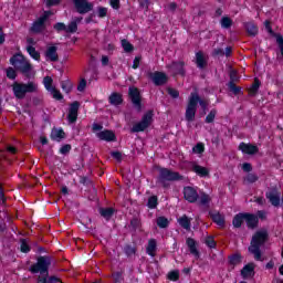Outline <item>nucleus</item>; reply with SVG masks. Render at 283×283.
Segmentation results:
<instances>
[{
	"mask_svg": "<svg viewBox=\"0 0 283 283\" xmlns=\"http://www.w3.org/2000/svg\"><path fill=\"white\" fill-rule=\"evenodd\" d=\"M178 222L182 229H186V231H191V220H189V217L187 214H184L178 219Z\"/></svg>",
	"mask_w": 283,
	"mask_h": 283,
	"instance_id": "33",
	"label": "nucleus"
},
{
	"mask_svg": "<svg viewBox=\"0 0 283 283\" xmlns=\"http://www.w3.org/2000/svg\"><path fill=\"white\" fill-rule=\"evenodd\" d=\"M210 218L214 224H218V227H224V217L220 214V212L210 213Z\"/></svg>",
	"mask_w": 283,
	"mask_h": 283,
	"instance_id": "34",
	"label": "nucleus"
},
{
	"mask_svg": "<svg viewBox=\"0 0 283 283\" xmlns=\"http://www.w3.org/2000/svg\"><path fill=\"white\" fill-rule=\"evenodd\" d=\"M237 81H239L238 72L231 71L230 72V83H237Z\"/></svg>",
	"mask_w": 283,
	"mask_h": 283,
	"instance_id": "64",
	"label": "nucleus"
},
{
	"mask_svg": "<svg viewBox=\"0 0 283 283\" xmlns=\"http://www.w3.org/2000/svg\"><path fill=\"white\" fill-rule=\"evenodd\" d=\"M136 247L132 245V244H126L124 247V253L125 255H127L128 258H132V255H136Z\"/></svg>",
	"mask_w": 283,
	"mask_h": 283,
	"instance_id": "44",
	"label": "nucleus"
},
{
	"mask_svg": "<svg viewBox=\"0 0 283 283\" xmlns=\"http://www.w3.org/2000/svg\"><path fill=\"white\" fill-rule=\"evenodd\" d=\"M70 151H72V145L70 144H65L60 148V154H62L63 156H67Z\"/></svg>",
	"mask_w": 283,
	"mask_h": 283,
	"instance_id": "55",
	"label": "nucleus"
},
{
	"mask_svg": "<svg viewBox=\"0 0 283 283\" xmlns=\"http://www.w3.org/2000/svg\"><path fill=\"white\" fill-rule=\"evenodd\" d=\"M148 78L153 81L156 87H163V85H167V83H169V76L167 75V73L161 71L149 72Z\"/></svg>",
	"mask_w": 283,
	"mask_h": 283,
	"instance_id": "8",
	"label": "nucleus"
},
{
	"mask_svg": "<svg viewBox=\"0 0 283 283\" xmlns=\"http://www.w3.org/2000/svg\"><path fill=\"white\" fill-rule=\"evenodd\" d=\"M53 98H55V101H63V94H61V91L56 90V87L54 86L51 91H49Z\"/></svg>",
	"mask_w": 283,
	"mask_h": 283,
	"instance_id": "52",
	"label": "nucleus"
},
{
	"mask_svg": "<svg viewBox=\"0 0 283 283\" xmlns=\"http://www.w3.org/2000/svg\"><path fill=\"white\" fill-rule=\"evenodd\" d=\"M192 171H195V174H197V176H200L201 178H207V176H209V169L200 165H195L192 167Z\"/></svg>",
	"mask_w": 283,
	"mask_h": 283,
	"instance_id": "32",
	"label": "nucleus"
},
{
	"mask_svg": "<svg viewBox=\"0 0 283 283\" xmlns=\"http://www.w3.org/2000/svg\"><path fill=\"white\" fill-rule=\"evenodd\" d=\"M260 180V177L253 172H249L244 178H243V185H253Z\"/></svg>",
	"mask_w": 283,
	"mask_h": 283,
	"instance_id": "36",
	"label": "nucleus"
},
{
	"mask_svg": "<svg viewBox=\"0 0 283 283\" xmlns=\"http://www.w3.org/2000/svg\"><path fill=\"white\" fill-rule=\"evenodd\" d=\"M115 212L116 210L112 207L99 208V216H102V218H104L105 220H112V217L114 216Z\"/></svg>",
	"mask_w": 283,
	"mask_h": 283,
	"instance_id": "31",
	"label": "nucleus"
},
{
	"mask_svg": "<svg viewBox=\"0 0 283 283\" xmlns=\"http://www.w3.org/2000/svg\"><path fill=\"white\" fill-rule=\"evenodd\" d=\"M108 103L115 107L123 105V94L116 92L112 93L108 97Z\"/></svg>",
	"mask_w": 283,
	"mask_h": 283,
	"instance_id": "25",
	"label": "nucleus"
},
{
	"mask_svg": "<svg viewBox=\"0 0 283 283\" xmlns=\"http://www.w3.org/2000/svg\"><path fill=\"white\" fill-rule=\"evenodd\" d=\"M167 93L169 94V96H171V98L180 97V92H178V90H176V88L168 87Z\"/></svg>",
	"mask_w": 283,
	"mask_h": 283,
	"instance_id": "58",
	"label": "nucleus"
},
{
	"mask_svg": "<svg viewBox=\"0 0 283 283\" xmlns=\"http://www.w3.org/2000/svg\"><path fill=\"white\" fill-rule=\"evenodd\" d=\"M65 138V130L63 128H55L51 132V140L61 143Z\"/></svg>",
	"mask_w": 283,
	"mask_h": 283,
	"instance_id": "26",
	"label": "nucleus"
},
{
	"mask_svg": "<svg viewBox=\"0 0 283 283\" xmlns=\"http://www.w3.org/2000/svg\"><path fill=\"white\" fill-rule=\"evenodd\" d=\"M61 87L65 94H70L72 92V82L70 81H62L61 82Z\"/></svg>",
	"mask_w": 283,
	"mask_h": 283,
	"instance_id": "50",
	"label": "nucleus"
},
{
	"mask_svg": "<svg viewBox=\"0 0 283 283\" xmlns=\"http://www.w3.org/2000/svg\"><path fill=\"white\" fill-rule=\"evenodd\" d=\"M193 154H205V144L197 143L196 146L192 147Z\"/></svg>",
	"mask_w": 283,
	"mask_h": 283,
	"instance_id": "53",
	"label": "nucleus"
},
{
	"mask_svg": "<svg viewBox=\"0 0 283 283\" xmlns=\"http://www.w3.org/2000/svg\"><path fill=\"white\" fill-rule=\"evenodd\" d=\"M218 114V111L216 108H212L209 114L206 116L205 123L208 125L213 123L216 120V115Z\"/></svg>",
	"mask_w": 283,
	"mask_h": 283,
	"instance_id": "47",
	"label": "nucleus"
},
{
	"mask_svg": "<svg viewBox=\"0 0 283 283\" xmlns=\"http://www.w3.org/2000/svg\"><path fill=\"white\" fill-rule=\"evenodd\" d=\"M52 83H54V80H52V77L45 76L43 78V85H44L46 92L54 90V86L52 85Z\"/></svg>",
	"mask_w": 283,
	"mask_h": 283,
	"instance_id": "46",
	"label": "nucleus"
},
{
	"mask_svg": "<svg viewBox=\"0 0 283 283\" xmlns=\"http://www.w3.org/2000/svg\"><path fill=\"white\" fill-rule=\"evenodd\" d=\"M112 158H114L115 160H118V163H120V160H123V153L122 151H112L111 153Z\"/></svg>",
	"mask_w": 283,
	"mask_h": 283,
	"instance_id": "61",
	"label": "nucleus"
},
{
	"mask_svg": "<svg viewBox=\"0 0 283 283\" xmlns=\"http://www.w3.org/2000/svg\"><path fill=\"white\" fill-rule=\"evenodd\" d=\"M180 180H185V176L180 175V172L174 171L169 168H159L157 182L161 185L164 189L169 188L167 182H178Z\"/></svg>",
	"mask_w": 283,
	"mask_h": 283,
	"instance_id": "4",
	"label": "nucleus"
},
{
	"mask_svg": "<svg viewBox=\"0 0 283 283\" xmlns=\"http://www.w3.org/2000/svg\"><path fill=\"white\" fill-rule=\"evenodd\" d=\"M168 280L170 282H178L180 280V272L178 270L170 271L168 273Z\"/></svg>",
	"mask_w": 283,
	"mask_h": 283,
	"instance_id": "48",
	"label": "nucleus"
},
{
	"mask_svg": "<svg viewBox=\"0 0 283 283\" xmlns=\"http://www.w3.org/2000/svg\"><path fill=\"white\" fill-rule=\"evenodd\" d=\"M128 96L136 109H143V97L140 96V91L136 86H130L128 88Z\"/></svg>",
	"mask_w": 283,
	"mask_h": 283,
	"instance_id": "10",
	"label": "nucleus"
},
{
	"mask_svg": "<svg viewBox=\"0 0 283 283\" xmlns=\"http://www.w3.org/2000/svg\"><path fill=\"white\" fill-rule=\"evenodd\" d=\"M269 240V232L266 230H259L252 235L250 247L248 248L249 253L254 255L256 262H263L261 248L266 244Z\"/></svg>",
	"mask_w": 283,
	"mask_h": 283,
	"instance_id": "1",
	"label": "nucleus"
},
{
	"mask_svg": "<svg viewBox=\"0 0 283 283\" xmlns=\"http://www.w3.org/2000/svg\"><path fill=\"white\" fill-rule=\"evenodd\" d=\"M83 18H76L75 20L71 21L69 25H66L64 22H57L53 24V30L57 32V34H61V32H66V34H76L78 32V23Z\"/></svg>",
	"mask_w": 283,
	"mask_h": 283,
	"instance_id": "6",
	"label": "nucleus"
},
{
	"mask_svg": "<svg viewBox=\"0 0 283 283\" xmlns=\"http://www.w3.org/2000/svg\"><path fill=\"white\" fill-rule=\"evenodd\" d=\"M220 25L223 30H229L233 25V20L230 17H222Z\"/></svg>",
	"mask_w": 283,
	"mask_h": 283,
	"instance_id": "37",
	"label": "nucleus"
},
{
	"mask_svg": "<svg viewBox=\"0 0 283 283\" xmlns=\"http://www.w3.org/2000/svg\"><path fill=\"white\" fill-rule=\"evenodd\" d=\"M6 74H7V78H9L10 81H15L17 80V69H14V66H9L6 70Z\"/></svg>",
	"mask_w": 283,
	"mask_h": 283,
	"instance_id": "45",
	"label": "nucleus"
},
{
	"mask_svg": "<svg viewBox=\"0 0 283 283\" xmlns=\"http://www.w3.org/2000/svg\"><path fill=\"white\" fill-rule=\"evenodd\" d=\"M170 70L175 76H185L187 71H185V62L184 61H174L170 64Z\"/></svg>",
	"mask_w": 283,
	"mask_h": 283,
	"instance_id": "20",
	"label": "nucleus"
},
{
	"mask_svg": "<svg viewBox=\"0 0 283 283\" xmlns=\"http://www.w3.org/2000/svg\"><path fill=\"white\" fill-rule=\"evenodd\" d=\"M244 222V212H239L232 219V227H234V229H240Z\"/></svg>",
	"mask_w": 283,
	"mask_h": 283,
	"instance_id": "28",
	"label": "nucleus"
},
{
	"mask_svg": "<svg viewBox=\"0 0 283 283\" xmlns=\"http://www.w3.org/2000/svg\"><path fill=\"white\" fill-rule=\"evenodd\" d=\"M112 279L114 283H124L125 276H123V271H116L112 273Z\"/></svg>",
	"mask_w": 283,
	"mask_h": 283,
	"instance_id": "40",
	"label": "nucleus"
},
{
	"mask_svg": "<svg viewBox=\"0 0 283 283\" xmlns=\"http://www.w3.org/2000/svg\"><path fill=\"white\" fill-rule=\"evenodd\" d=\"M196 65L198 70H205L207 65H209V62L207 61V57H205V53L202 51H198L196 53Z\"/></svg>",
	"mask_w": 283,
	"mask_h": 283,
	"instance_id": "22",
	"label": "nucleus"
},
{
	"mask_svg": "<svg viewBox=\"0 0 283 283\" xmlns=\"http://www.w3.org/2000/svg\"><path fill=\"white\" fill-rule=\"evenodd\" d=\"M156 249H158V243L156 242V239H150L146 248L147 255H150V258H156Z\"/></svg>",
	"mask_w": 283,
	"mask_h": 283,
	"instance_id": "27",
	"label": "nucleus"
},
{
	"mask_svg": "<svg viewBox=\"0 0 283 283\" xmlns=\"http://www.w3.org/2000/svg\"><path fill=\"white\" fill-rule=\"evenodd\" d=\"M13 95L18 101H23L25 98L27 94H34L36 90H39V86L34 82H13L11 85Z\"/></svg>",
	"mask_w": 283,
	"mask_h": 283,
	"instance_id": "3",
	"label": "nucleus"
},
{
	"mask_svg": "<svg viewBox=\"0 0 283 283\" xmlns=\"http://www.w3.org/2000/svg\"><path fill=\"white\" fill-rule=\"evenodd\" d=\"M57 48L55 45L48 46L44 55L48 59V61H51L52 63H56L59 61V53H57Z\"/></svg>",
	"mask_w": 283,
	"mask_h": 283,
	"instance_id": "21",
	"label": "nucleus"
},
{
	"mask_svg": "<svg viewBox=\"0 0 283 283\" xmlns=\"http://www.w3.org/2000/svg\"><path fill=\"white\" fill-rule=\"evenodd\" d=\"M10 63L25 78H32L34 76V66L27 60L25 56L21 53H17L10 57Z\"/></svg>",
	"mask_w": 283,
	"mask_h": 283,
	"instance_id": "2",
	"label": "nucleus"
},
{
	"mask_svg": "<svg viewBox=\"0 0 283 283\" xmlns=\"http://www.w3.org/2000/svg\"><path fill=\"white\" fill-rule=\"evenodd\" d=\"M27 52L34 61H41V53L33 45H28Z\"/></svg>",
	"mask_w": 283,
	"mask_h": 283,
	"instance_id": "35",
	"label": "nucleus"
},
{
	"mask_svg": "<svg viewBox=\"0 0 283 283\" xmlns=\"http://www.w3.org/2000/svg\"><path fill=\"white\" fill-rule=\"evenodd\" d=\"M130 227H132L133 231H136V230L140 229V221H139V219L138 218H133L130 220Z\"/></svg>",
	"mask_w": 283,
	"mask_h": 283,
	"instance_id": "56",
	"label": "nucleus"
},
{
	"mask_svg": "<svg viewBox=\"0 0 283 283\" xmlns=\"http://www.w3.org/2000/svg\"><path fill=\"white\" fill-rule=\"evenodd\" d=\"M46 30L48 22H45L43 18H38L32 22L29 32H31V34H43Z\"/></svg>",
	"mask_w": 283,
	"mask_h": 283,
	"instance_id": "12",
	"label": "nucleus"
},
{
	"mask_svg": "<svg viewBox=\"0 0 283 283\" xmlns=\"http://www.w3.org/2000/svg\"><path fill=\"white\" fill-rule=\"evenodd\" d=\"M243 25L249 36H258V32H260V30L258 29V24H255V22H244Z\"/></svg>",
	"mask_w": 283,
	"mask_h": 283,
	"instance_id": "24",
	"label": "nucleus"
},
{
	"mask_svg": "<svg viewBox=\"0 0 283 283\" xmlns=\"http://www.w3.org/2000/svg\"><path fill=\"white\" fill-rule=\"evenodd\" d=\"M260 85H262V82H260V78L255 77L253 84L248 90L249 96H256L258 92H260Z\"/></svg>",
	"mask_w": 283,
	"mask_h": 283,
	"instance_id": "29",
	"label": "nucleus"
},
{
	"mask_svg": "<svg viewBox=\"0 0 283 283\" xmlns=\"http://www.w3.org/2000/svg\"><path fill=\"white\" fill-rule=\"evenodd\" d=\"M99 140H105V143H116V133L111 129H104L96 134Z\"/></svg>",
	"mask_w": 283,
	"mask_h": 283,
	"instance_id": "19",
	"label": "nucleus"
},
{
	"mask_svg": "<svg viewBox=\"0 0 283 283\" xmlns=\"http://www.w3.org/2000/svg\"><path fill=\"white\" fill-rule=\"evenodd\" d=\"M241 277L243 280H251L255 277V263L250 262L241 269Z\"/></svg>",
	"mask_w": 283,
	"mask_h": 283,
	"instance_id": "16",
	"label": "nucleus"
},
{
	"mask_svg": "<svg viewBox=\"0 0 283 283\" xmlns=\"http://www.w3.org/2000/svg\"><path fill=\"white\" fill-rule=\"evenodd\" d=\"M186 244L189 249L190 255H193L196 260H200V250H198V241L193 238H187Z\"/></svg>",
	"mask_w": 283,
	"mask_h": 283,
	"instance_id": "17",
	"label": "nucleus"
},
{
	"mask_svg": "<svg viewBox=\"0 0 283 283\" xmlns=\"http://www.w3.org/2000/svg\"><path fill=\"white\" fill-rule=\"evenodd\" d=\"M229 87L235 96H238V94H240V92H242V87L235 85V83H233V82H229Z\"/></svg>",
	"mask_w": 283,
	"mask_h": 283,
	"instance_id": "54",
	"label": "nucleus"
},
{
	"mask_svg": "<svg viewBox=\"0 0 283 283\" xmlns=\"http://www.w3.org/2000/svg\"><path fill=\"white\" fill-rule=\"evenodd\" d=\"M151 123H154V111H147L140 122L133 125L130 128L132 134H140V132H145V129H148V127L151 126Z\"/></svg>",
	"mask_w": 283,
	"mask_h": 283,
	"instance_id": "5",
	"label": "nucleus"
},
{
	"mask_svg": "<svg viewBox=\"0 0 283 283\" xmlns=\"http://www.w3.org/2000/svg\"><path fill=\"white\" fill-rule=\"evenodd\" d=\"M239 151L247 154L248 156H255L258 151H260V148L256 145H253L251 143H244L241 142L238 147Z\"/></svg>",
	"mask_w": 283,
	"mask_h": 283,
	"instance_id": "15",
	"label": "nucleus"
},
{
	"mask_svg": "<svg viewBox=\"0 0 283 283\" xmlns=\"http://www.w3.org/2000/svg\"><path fill=\"white\" fill-rule=\"evenodd\" d=\"M156 222L159 229H167V227H169V219L166 217H158Z\"/></svg>",
	"mask_w": 283,
	"mask_h": 283,
	"instance_id": "43",
	"label": "nucleus"
},
{
	"mask_svg": "<svg viewBox=\"0 0 283 283\" xmlns=\"http://www.w3.org/2000/svg\"><path fill=\"white\" fill-rule=\"evenodd\" d=\"M265 198L272 203L273 207H280V195H277V191L270 190L265 192Z\"/></svg>",
	"mask_w": 283,
	"mask_h": 283,
	"instance_id": "23",
	"label": "nucleus"
},
{
	"mask_svg": "<svg viewBox=\"0 0 283 283\" xmlns=\"http://www.w3.org/2000/svg\"><path fill=\"white\" fill-rule=\"evenodd\" d=\"M20 251L21 253H30V251H32V248L30 247V244H28V240H20Z\"/></svg>",
	"mask_w": 283,
	"mask_h": 283,
	"instance_id": "41",
	"label": "nucleus"
},
{
	"mask_svg": "<svg viewBox=\"0 0 283 283\" xmlns=\"http://www.w3.org/2000/svg\"><path fill=\"white\" fill-rule=\"evenodd\" d=\"M206 245L209 249H216L218 247V242H216V239H213V237L209 235L206 238Z\"/></svg>",
	"mask_w": 283,
	"mask_h": 283,
	"instance_id": "51",
	"label": "nucleus"
},
{
	"mask_svg": "<svg viewBox=\"0 0 283 283\" xmlns=\"http://www.w3.org/2000/svg\"><path fill=\"white\" fill-rule=\"evenodd\" d=\"M244 221L248 227V229H251L252 231L254 229H258V224H260V219L254 213L244 212Z\"/></svg>",
	"mask_w": 283,
	"mask_h": 283,
	"instance_id": "18",
	"label": "nucleus"
},
{
	"mask_svg": "<svg viewBox=\"0 0 283 283\" xmlns=\"http://www.w3.org/2000/svg\"><path fill=\"white\" fill-rule=\"evenodd\" d=\"M81 107V103L78 101H75L71 103L67 114V120L70 125H74L76 120H78V108Z\"/></svg>",
	"mask_w": 283,
	"mask_h": 283,
	"instance_id": "14",
	"label": "nucleus"
},
{
	"mask_svg": "<svg viewBox=\"0 0 283 283\" xmlns=\"http://www.w3.org/2000/svg\"><path fill=\"white\" fill-rule=\"evenodd\" d=\"M184 198L187 200V202H190V205H193L198 202V199L200 198V195H198V190L191 186H186L184 188Z\"/></svg>",
	"mask_w": 283,
	"mask_h": 283,
	"instance_id": "13",
	"label": "nucleus"
},
{
	"mask_svg": "<svg viewBox=\"0 0 283 283\" xmlns=\"http://www.w3.org/2000/svg\"><path fill=\"white\" fill-rule=\"evenodd\" d=\"M228 262L230 266H238V264H242V254L240 253H233L228 256Z\"/></svg>",
	"mask_w": 283,
	"mask_h": 283,
	"instance_id": "30",
	"label": "nucleus"
},
{
	"mask_svg": "<svg viewBox=\"0 0 283 283\" xmlns=\"http://www.w3.org/2000/svg\"><path fill=\"white\" fill-rule=\"evenodd\" d=\"M146 207H148V209H157L158 208V196H156V195L150 196L148 198Z\"/></svg>",
	"mask_w": 283,
	"mask_h": 283,
	"instance_id": "38",
	"label": "nucleus"
},
{
	"mask_svg": "<svg viewBox=\"0 0 283 283\" xmlns=\"http://www.w3.org/2000/svg\"><path fill=\"white\" fill-rule=\"evenodd\" d=\"M264 27H265L266 32H269V34L271 36H274L276 39V43L279 44V48H280V52L276 53V59H277L279 63H282V61H283V36H282V34H277L273 31V28L271 27V21L265 20Z\"/></svg>",
	"mask_w": 283,
	"mask_h": 283,
	"instance_id": "7",
	"label": "nucleus"
},
{
	"mask_svg": "<svg viewBox=\"0 0 283 283\" xmlns=\"http://www.w3.org/2000/svg\"><path fill=\"white\" fill-rule=\"evenodd\" d=\"M73 6L78 14H87L94 10V4L87 0H72Z\"/></svg>",
	"mask_w": 283,
	"mask_h": 283,
	"instance_id": "11",
	"label": "nucleus"
},
{
	"mask_svg": "<svg viewBox=\"0 0 283 283\" xmlns=\"http://www.w3.org/2000/svg\"><path fill=\"white\" fill-rule=\"evenodd\" d=\"M61 0H45L46 8H54V6H60Z\"/></svg>",
	"mask_w": 283,
	"mask_h": 283,
	"instance_id": "60",
	"label": "nucleus"
},
{
	"mask_svg": "<svg viewBox=\"0 0 283 283\" xmlns=\"http://www.w3.org/2000/svg\"><path fill=\"white\" fill-rule=\"evenodd\" d=\"M85 87H87V81L82 78L77 85V92H85Z\"/></svg>",
	"mask_w": 283,
	"mask_h": 283,
	"instance_id": "59",
	"label": "nucleus"
},
{
	"mask_svg": "<svg viewBox=\"0 0 283 283\" xmlns=\"http://www.w3.org/2000/svg\"><path fill=\"white\" fill-rule=\"evenodd\" d=\"M97 17L99 19H105V17H107V8L105 7H98L97 8Z\"/></svg>",
	"mask_w": 283,
	"mask_h": 283,
	"instance_id": "57",
	"label": "nucleus"
},
{
	"mask_svg": "<svg viewBox=\"0 0 283 283\" xmlns=\"http://www.w3.org/2000/svg\"><path fill=\"white\" fill-rule=\"evenodd\" d=\"M196 112H198V97H189L186 108V120L188 123H193V120H196Z\"/></svg>",
	"mask_w": 283,
	"mask_h": 283,
	"instance_id": "9",
	"label": "nucleus"
},
{
	"mask_svg": "<svg viewBox=\"0 0 283 283\" xmlns=\"http://www.w3.org/2000/svg\"><path fill=\"white\" fill-rule=\"evenodd\" d=\"M122 48L124 52H127V53L134 52V44H130V42L125 39L122 40Z\"/></svg>",
	"mask_w": 283,
	"mask_h": 283,
	"instance_id": "49",
	"label": "nucleus"
},
{
	"mask_svg": "<svg viewBox=\"0 0 283 283\" xmlns=\"http://www.w3.org/2000/svg\"><path fill=\"white\" fill-rule=\"evenodd\" d=\"M80 184L84 185V187H90V185H92V180L88 177H82L80 179Z\"/></svg>",
	"mask_w": 283,
	"mask_h": 283,
	"instance_id": "63",
	"label": "nucleus"
},
{
	"mask_svg": "<svg viewBox=\"0 0 283 283\" xmlns=\"http://www.w3.org/2000/svg\"><path fill=\"white\" fill-rule=\"evenodd\" d=\"M113 10H120V0H109Z\"/></svg>",
	"mask_w": 283,
	"mask_h": 283,
	"instance_id": "62",
	"label": "nucleus"
},
{
	"mask_svg": "<svg viewBox=\"0 0 283 283\" xmlns=\"http://www.w3.org/2000/svg\"><path fill=\"white\" fill-rule=\"evenodd\" d=\"M211 197L207 192H202L199 197V205H201V207H209Z\"/></svg>",
	"mask_w": 283,
	"mask_h": 283,
	"instance_id": "39",
	"label": "nucleus"
},
{
	"mask_svg": "<svg viewBox=\"0 0 283 283\" xmlns=\"http://www.w3.org/2000/svg\"><path fill=\"white\" fill-rule=\"evenodd\" d=\"M189 98H198L197 105H198V103H199V105H200V107L203 109V112H205V109H207V105H208V104H207V101L200 98V95H198L197 93H191L190 96H189Z\"/></svg>",
	"mask_w": 283,
	"mask_h": 283,
	"instance_id": "42",
	"label": "nucleus"
}]
</instances>
